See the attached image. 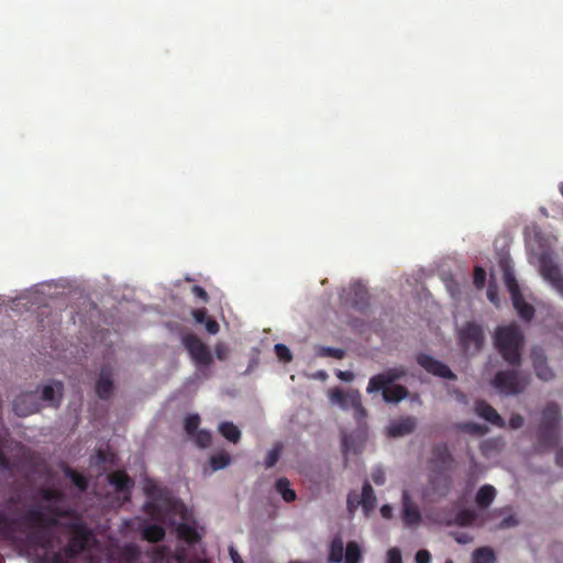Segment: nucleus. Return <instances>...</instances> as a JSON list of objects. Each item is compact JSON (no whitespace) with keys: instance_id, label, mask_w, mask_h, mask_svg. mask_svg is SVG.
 <instances>
[{"instance_id":"nucleus-1","label":"nucleus","mask_w":563,"mask_h":563,"mask_svg":"<svg viewBox=\"0 0 563 563\" xmlns=\"http://www.w3.org/2000/svg\"><path fill=\"white\" fill-rule=\"evenodd\" d=\"M15 523L31 530L26 536L30 545L46 549L49 544L47 529L55 527L57 520L55 517L47 516L41 507L27 509L19 520H11L0 511V537L10 538L15 530Z\"/></svg>"},{"instance_id":"nucleus-2","label":"nucleus","mask_w":563,"mask_h":563,"mask_svg":"<svg viewBox=\"0 0 563 563\" xmlns=\"http://www.w3.org/2000/svg\"><path fill=\"white\" fill-rule=\"evenodd\" d=\"M523 334L520 328L512 323L498 327L495 332V345L501 357L512 366L521 364V349L523 345Z\"/></svg>"},{"instance_id":"nucleus-3","label":"nucleus","mask_w":563,"mask_h":563,"mask_svg":"<svg viewBox=\"0 0 563 563\" xmlns=\"http://www.w3.org/2000/svg\"><path fill=\"white\" fill-rule=\"evenodd\" d=\"M561 419V410L558 404L549 402L543 408L537 430V450H550L559 443Z\"/></svg>"},{"instance_id":"nucleus-4","label":"nucleus","mask_w":563,"mask_h":563,"mask_svg":"<svg viewBox=\"0 0 563 563\" xmlns=\"http://www.w3.org/2000/svg\"><path fill=\"white\" fill-rule=\"evenodd\" d=\"M530 383L528 374L519 369H504L495 374L493 386L500 394L515 396L523 393Z\"/></svg>"},{"instance_id":"nucleus-5","label":"nucleus","mask_w":563,"mask_h":563,"mask_svg":"<svg viewBox=\"0 0 563 563\" xmlns=\"http://www.w3.org/2000/svg\"><path fill=\"white\" fill-rule=\"evenodd\" d=\"M181 343L189 353L197 369L206 377H209L210 373L207 369L212 364L213 357L207 344L192 333L183 335Z\"/></svg>"},{"instance_id":"nucleus-6","label":"nucleus","mask_w":563,"mask_h":563,"mask_svg":"<svg viewBox=\"0 0 563 563\" xmlns=\"http://www.w3.org/2000/svg\"><path fill=\"white\" fill-rule=\"evenodd\" d=\"M181 343L189 353L197 369L206 377H209L210 373L207 369L212 364L213 357L207 344L192 333L183 335Z\"/></svg>"},{"instance_id":"nucleus-7","label":"nucleus","mask_w":563,"mask_h":563,"mask_svg":"<svg viewBox=\"0 0 563 563\" xmlns=\"http://www.w3.org/2000/svg\"><path fill=\"white\" fill-rule=\"evenodd\" d=\"M485 334L481 324L468 321L457 331V342L465 354H475L484 345Z\"/></svg>"},{"instance_id":"nucleus-8","label":"nucleus","mask_w":563,"mask_h":563,"mask_svg":"<svg viewBox=\"0 0 563 563\" xmlns=\"http://www.w3.org/2000/svg\"><path fill=\"white\" fill-rule=\"evenodd\" d=\"M330 398L343 409H353L357 421H362L367 416L366 409L362 405L361 394L356 389L344 391L336 388L332 390Z\"/></svg>"},{"instance_id":"nucleus-9","label":"nucleus","mask_w":563,"mask_h":563,"mask_svg":"<svg viewBox=\"0 0 563 563\" xmlns=\"http://www.w3.org/2000/svg\"><path fill=\"white\" fill-rule=\"evenodd\" d=\"M406 375L407 369L404 366L388 368L385 372L374 375L369 378L366 391L368 394L380 391L385 385H393L395 382L400 380Z\"/></svg>"},{"instance_id":"nucleus-10","label":"nucleus","mask_w":563,"mask_h":563,"mask_svg":"<svg viewBox=\"0 0 563 563\" xmlns=\"http://www.w3.org/2000/svg\"><path fill=\"white\" fill-rule=\"evenodd\" d=\"M92 534L90 530L82 523L75 525L73 528V536L65 548V552L69 558H75L84 552L89 544Z\"/></svg>"},{"instance_id":"nucleus-11","label":"nucleus","mask_w":563,"mask_h":563,"mask_svg":"<svg viewBox=\"0 0 563 563\" xmlns=\"http://www.w3.org/2000/svg\"><path fill=\"white\" fill-rule=\"evenodd\" d=\"M417 363L423 367L428 373L446 379H455V374L448 365L441 361L435 360L429 354L420 353L417 356Z\"/></svg>"},{"instance_id":"nucleus-12","label":"nucleus","mask_w":563,"mask_h":563,"mask_svg":"<svg viewBox=\"0 0 563 563\" xmlns=\"http://www.w3.org/2000/svg\"><path fill=\"white\" fill-rule=\"evenodd\" d=\"M40 401L36 391H27L19 395L13 400V410L20 417H26L40 410Z\"/></svg>"},{"instance_id":"nucleus-13","label":"nucleus","mask_w":563,"mask_h":563,"mask_svg":"<svg viewBox=\"0 0 563 563\" xmlns=\"http://www.w3.org/2000/svg\"><path fill=\"white\" fill-rule=\"evenodd\" d=\"M531 361L538 378L549 382L554 378V372L547 363V356L541 347H533Z\"/></svg>"},{"instance_id":"nucleus-14","label":"nucleus","mask_w":563,"mask_h":563,"mask_svg":"<svg viewBox=\"0 0 563 563\" xmlns=\"http://www.w3.org/2000/svg\"><path fill=\"white\" fill-rule=\"evenodd\" d=\"M430 462L433 468L439 472L446 471L451 467L453 456L445 443H439L432 448Z\"/></svg>"},{"instance_id":"nucleus-15","label":"nucleus","mask_w":563,"mask_h":563,"mask_svg":"<svg viewBox=\"0 0 563 563\" xmlns=\"http://www.w3.org/2000/svg\"><path fill=\"white\" fill-rule=\"evenodd\" d=\"M369 295L365 286L360 283L352 284L347 291L346 301L358 311L368 307Z\"/></svg>"},{"instance_id":"nucleus-16","label":"nucleus","mask_w":563,"mask_h":563,"mask_svg":"<svg viewBox=\"0 0 563 563\" xmlns=\"http://www.w3.org/2000/svg\"><path fill=\"white\" fill-rule=\"evenodd\" d=\"M402 520L407 526L418 525L421 520V514L417 505L412 501L408 490L402 492Z\"/></svg>"},{"instance_id":"nucleus-17","label":"nucleus","mask_w":563,"mask_h":563,"mask_svg":"<svg viewBox=\"0 0 563 563\" xmlns=\"http://www.w3.org/2000/svg\"><path fill=\"white\" fill-rule=\"evenodd\" d=\"M476 415L492 424L504 428L506 422L496 409L485 400H477L474 408Z\"/></svg>"},{"instance_id":"nucleus-18","label":"nucleus","mask_w":563,"mask_h":563,"mask_svg":"<svg viewBox=\"0 0 563 563\" xmlns=\"http://www.w3.org/2000/svg\"><path fill=\"white\" fill-rule=\"evenodd\" d=\"M417 426V420L415 417H404L398 420L393 421L387 427V435L390 438L404 437L406 434H410Z\"/></svg>"},{"instance_id":"nucleus-19","label":"nucleus","mask_w":563,"mask_h":563,"mask_svg":"<svg viewBox=\"0 0 563 563\" xmlns=\"http://www.w3.org/2000/svg\"><path fill=\"white\" fill-rule=\"evenodd\" d=\"M113 391V380L111 374L106 368H102L100 376L96 383V394L100 399L108 400Z\"/></svg>"},{"instance_id":"nucleus-20","label":"nucleus","mask_w":563,"mask_h":563,"mask_svg":"<svg viewBox=\"0 0 563 563\" xmlns=\"http://www.w3.org/2000/svg\"><path fill=\"white\" fill-rule=\"evenodd\" d=\"M542 276L563 297V275L556 265H544L541 267Z\"/></svg>"},{"instance_id":"nucleus-21","label":"nucleus","mask_w":563,"mask_h":563,"mask_svg":"<svg viewBox=\"0 0 563 563\" xmlns=\"http://www.w3.org/2000/svg\"><path fill=\"white\" fill-rule=\"evenodd\" d=\"M63 384L54 382L52 385H45L42 389L38 400H43L51 406L57 407L60 402Z\"/></svg>"},{"instance_id":"nucleus-22","label":"nucleus","mask_w":563,"mask_h":563,"mask_svg":"<svg viewBox=\"0 0 563 563\" xmlns=\"http://www.w3.org/2000/svg\"><path fill=\"white\" fill-rule=\"evenodd\" d=\"M108 479L118 493H129L133 487L132 479L124 471L112 472Z\"/></svg>"},{"instance_id":"nucleus-23","label":"nucleus","mask_w":563,"mask_h":563,"mask_svg":"<svg viewBox=\"0 0 563 563\" xmlns=\"http://www.w3.org/2000/svg\"><path fill=\"white\" fill-rule=\"evenodd\" d=\"M380 390L384 401L388 404H397L408 396V389L402 385H385Z\"/></svg>"},{"instance_id":"nucleus-24","label":"nucleus","mask_w":563,"mask_h":563,"mask_svg":"<svg viewBox=\"0 0 563 563\" xmlns=\"http://www.w3.org/2000/svg\"><path fill=\"white\" fill-rule=\"evenodd\" d=\"M363 511L368 515L376 506V496L372 485L365 482L362 487V496L360 497Z\"/></svg>"},{"instance_id":"nucleus-25","label":"nucleus","mask_w":563,"mask_h":563,"mask_svg":"<svg viewBox=\"0 0 563 563\" xmlns=\"http://www.w3.org/2000/svg\"><path fill=\"white\" fill-rule=\"evenodd\" d=\"M495 497V487L486 484L478 489L475 496V503L479 508H487L494 501Z\"/></svg>"},{"instance_id":"nucleus-26","label":"nucleus","mask_w":563,"mask_h":563,"mask_svg":"<svg viewBox=\"0 0 563 563\" xmlns=\"http://www.w3.org/2000/svg\"><path fill=\"white\" fill-rule=\"evenodd\" d=\"M512 301V306L514 308L516 309V311L518 312L519 317L523 320V321H531L532 318L534 317V308L532 305L528 303L523 296H519V297H516L514 299H511Z\"/></svg>"},{"instance_id":"nucleus-27","label":"nucleus","mask_w":563,"mask_h":563,"mask_svg":"<svg viewBox=\"0 0 563 563\" xmlns=\"http://www.w3.org/2000/svg\"><path fill=\"white\" fill-rule=\"evenodd\" d=\"M192 317L195 319V321L197 323H203L205 327H206V330L210 333V334H216L218 333L219 331V324L216 320L209 318L207 316V309L205 308H200V309H195L192 310Z\"/></svg>"},{"instance_id":"nucleus-28","label":"nucleus","mask_w":563,"mask_h":563,"mask_svg":"<svg viewBox=\"0 0 563 563\" xmlns=\"http://www.w3.org/2000/svg\"><path fill=\"white\" fill-rule=\"evenodd\" d=\"M344 543L341 537H335L331 541L328 555L329 563H341L344 556Z\"/></svg>"},{"instance_id":"nucleus-29","label":"nucleus","mask_w":563,"mask_h":563,"mask_svg":"<svg viewBox=\"0 0 563 563\" xmlns=\"http://www.w3.org/2000/svg\"><path fill=\"white\" fill-rule=\"evenodd\" d=\"M142 536L146 541L156 543L165 538V529L156 523L147 525L144 527Z\"/></svg>"},{"instance_id":"nucleus-30","label":"nucleus","mask_w":563,"mask_h":563,"mask_svg":"<svg viewBox=\"0 0 563 563\" xmlns=\"http://www.w3.org/2000/svg\"><path fill=\"white\" fill-rule=\"evenodd\" d=\"M363 553L361 547L355 541H349L344 551V563H361Z\"/></svg>"},{"instance_id":"nucleus-31","label":"nucleus","mask_w":563,"mask_h":563,"mask_svg":"<svg viewBox=\"0 0 563 563\" xmlns=\"http://www.w3.org/2000/svg\"><path fill=\"white\" fill-rule=\"evenodd\" d=\"M177 532L179 538L189 544H195L201 539L196 528L188 523H180L177 528Z\"/></svg>"},{"instance_id":"nucleus-32","label":"nucleus","mask_w":563,"mask_h":563,"mask_svg":"<svg viewBox=\"0 0 563 563\" xmlns=\"http://www.w3.org/2000/svg\"><path fill=\"white\" fill-rule=\"evenodd\" d=\"M275 487L286 503L296 500L297 494L290 488V482L286 477L278 478Z\"/></svg>"},{"instance_id":"nucleus-33","label":"nucleus","mask_w":563,"mask_h":563,"mask_svg":"<svg viewBox=\"0 0 563 563\" xmlns=\"http://www.w3.org/2000/svg\"><path fill=\"white\" fill-rule=\"evenodd\" d=\"M219 432L223 438L232 443H238L241 439V432L239 428L232 422H221L219 426Z\"/></svg>"},{"instance_id":"nucleus-34","label":"nucleus","mask_w":563,"mask_h":563,"mask_svg":"<svg viewBox=\"0 0 563 563\" xmlns=\"http://www.w3.org/2000/svg\"><path fill=\"white\" fill-rule=\"evenodd\" d=\"M65 476L71 481V483L81 492L88 488V481L84 475L73 470L69 466H65L63 470Z\"/></svg>"},{"instance_id":"nucleus-35","label":"nucleus","mask_w":563,"mask_h":563,"mask_svg":"<svg viewBox=\"0 0 563 563\" xmlns=\"http://www.w3.org/2000/svg\"><path fill=\"white\" fill-rule=\"evenodd\" d=\"M477 515L474 510L463 509L459 511L453 520V525L460 527H470L474 523ZM448 525H452V522H448Z\"/></svg>"},{"instance_id":"nucleus-36","label":"nucleus","mask_w":563,"mask_h":563,"mask_svg":"<svg viewBox=\"0 0 563 563\" xmlns=\"http://www.w3.org/2000/svg\"><path fill=\"white\" fill-rule=\"evenodd\" d=\"M504 282L511 299L522 295L514 273L508 268L504 271Z\"/></svg>"},{"instance_id":"nucleus-37","label":"nucleus","mask_w":563,"mask_h":563,"mask_svg":"<svg viewBox=\"0 0 563 563\" xmlns=\"http://www.w3.org/2000/svg\"><path fill=\"white\" fill-rule=\"evenodd\" d=\"M495 561V553L488 547L478 548L473 552V563H494Z\"/></svg>"},{"instance_id":"nucleus-38","label":"nucleus","mask_w":563,"mask_h":563,"mask_svg":"<svg viewBox=\"0 0 563 563\" xmlns=\"http://www.w3.org/2000/svg\"><path fill=\"white\" fill-rule=\"evenodd\" d=\"M456 428L464 433L475 435H484L488 432V428L486 426L476 422H461L456 424Z\"/></svg>"},{"instance_id":"nucleus-39","label":"nucleus","mask_w":563,"mask_h":563,"mask_svg":"<svg viewBox=\"0 0 563 563\" xmlns=\"http://www.w3.org/2000/svg\"><path fill=\"white\" fill-rule=\"evenodd\" d=\"M503 441L498 438H492L483 441L479 445L481 452L485 456H489L493 452L501 450Z\"/></svg>"},{"instance_id":"nucleus-40","label":"nucleus","mask_w":563,"mask_h":563,"mask_svg":"<svg viewBox=\"0 0 563 563\" xmlns=\"http://www.w3.org/2000/svg\"><path fill=\"white\" fill-rule=\"evenodd\" d=\"M231 462V456L227 452L213 454L210 457V466L212 471H219L227 467Z\"/></svg>"},{"instance_id":"nucleus-41","label":"nucleus","mask_w":563,"mask_h":563,"mask_svg":"<svg viewBox=\"0 0 563 563\" xmlns=\"http://www.w3.org/2000/svg\"><path fill=\"white\" fill-rule=\"evenodd\" d=\"M200 423V417L198 415H190L185 419V431L188 435L194 437V434L199 431L198 427Z\"/></svg>"},{"instance_id":"nucleus-42","label":"nucleus","mask_w":563,"mask_h":563,"mask_svg":"<svg viewBox=\"0 0 563 563\" xmlns=\"http://www.w3.org/2000/svg\"><path fill=\"white\" fill-rule=\"evenodd\" d=\"M194 437L196 444L201 449L208 448L211 444L212 435L207 430H199Z\"/></svg>"},{"instance_id":"nucleus-43","label":"nucleus","mask_w":563,"mask_h":563,"mask_svg":"<svg viewBox=\"0 0 563 563\" xmlns=\"http://www.w3.org/2000/svg\"><path fill=\"white\" fill-rule=\"evenodd\" d=\"M282 453V445L276 444L266 455L265 457V466L267 468H271L275 466V464L278 462Z\"/></svg>"},{"instance_id":"nucleus-44","label":"nucleus","mask_w":563,"mask_h":563,"mask_svg":"<svg viewBox=\"0 0 563 563\" xmlns=\"http://www.w3.org/2000/svg\"><path fill=\"white\" fill-rule=\"evenodd\" d=\"M274 349H275V353H276L277 357L280 361H283V362L291 361V358H292L291 352L285 344L277 343Z\"/></svg>"},{"instance_id":"nucleus-45","label":"nucleus","mask_w":563,"mask_h":563,"mask_svg":"<svg viewBox=\"0 0 563 563\" xmlns=\"http://www.w3.org/2000/svg\"><path fill=\"white\" fill-rule=\"evenodd\" d=\"M485 282H486L485 269L483 267L476 266L474 269V279H473L474 286L477 289H482L485 286Z\"/></svg>"},{"instance_id":"nucleus-46","label":"nucleus","mask_w":563,"mask_h":563,"mask_svg":"<svg viewBox=\"0 0 563 563\" xmlns=\"http://www.w3.org/2000/svg\"><path fill=\"white\" fill-rule=\"evenodd\" d=\"M42 498L45 501H59L62 499V494L57 489L45 488L42 490Z\"/></svg>"},{"instance_id":"nucleus-47","label":"nucleus","mask_w":563,"mask_h":563,"mask_svg":"<svg viewBox=\"0 0 563 563\" xmlns=\"http://www.w3.org/2000/svg\"><path fill=\"white\" fill-rule=\"evenodd\" d=\"M230 349L224 343H217L214 346V354L219 361H225L229 356Z\"/></svg>"},{"instance_id":"nucleus-48","label":"nucleus","mask_w":563,"mask_h":563,"mask_svg":"<svg viewBox=\"0 0 563 563\" xmlns=\"http://www.w3.org/2000/svg\"><path fill=\"white\" fill-rule=\"evenodd\" d=\"M321 355L341 360L344 357L345 352L341 349L323 347Z\"/></svg>"},{"instance_id":"nucleus-49","label":"nucleus","mask_w":563,"mask_h":563,"mask_svg":"<svg viewBox=\"0 0 563 563\" xmlns=\"http://www.w3.org/2000/svg\"><path fill=\"white\" fill-rule=\"evenodd\" d=\"M451 537L460 544H467L473 541V537L466 532H451Z\"/></svg>"},{"instance_id":"nucleus-50","label":"nucleus","mask_w":563,"mask_h":563,"mask_svg":"<svg viewBox=\"0 0 563 563\" xmlns=\"http://www.w3.org/2000/svg\"><path fill=\"white\" fill-rule=\"evenodd\" d=\"M387 563H402L401 553L399 549L391 548L387 552Z\"/></svg>"},{"instance_id":"nucleus-51","label":"nucleus","mask_w":563,"mask_h":563,"mask_svg":"<svg viewBox=\"0 0 563 563\" xmlns=\"http://www.w3.org/2000/svg\"><path fill=\"white\" fill-rule=\"evenodd\" d=\"M523 422H525V420H523V417H522L521 415H519V413H514V415H511V417L509 418V422H508V424H509V428H511V429H515V430H516V429L521 428V427L523 426Z\"/></svg>"},{"instance_id":"nucleus-52","label":"nucleus","mask_w":563,"mask_h":563,"mask_svg":"<svg viewBox=\"0 0 563 563\" xmlns=\"http://www.w3.org/2000/svg\"><path fill=\"white\" fill-rule=\"evenodd\" d=\"M360 505L362 506L360 497L356 494H350L347 496V509L350 512H354Z\"/></svg>"},{"instance_id":"nucleus-53","label":"nucleus","mask_w":563,"mask_h":563,"mask_svg":"<svg viewBox=\"0 0 563 563\" xmlns=\"http://www.w3.org/2000/svg\"><path fill=\"white\" fill-rule=\"evenodd\" d=\"M416 563H430L431 554L428 550H419L415 556Z\"/></svg>"},{"instance_id":"nucleus-54","label":"nucleus","mask_w":563,"mask_h":563,"mask_svg":"<svg viewBox=\"0 0 563 563\" xmlns=\"http://www.w3.org/2000/svg\"><path fill=\"white\" fill-rule=\"evenodd\" d=\"M371 477L376 485H383L385 483V473L382 468H375Z\"/></svg>"},{"instance_id":"nucleus-55","label":"nucleus","mask_w":563,"mask_h":563,"mask_svg":"<svg viewBox=\"0 0 563 563\" xmlns=\"http://www.w3.org/2000/svg\"><path fill=\"white\" fill-rule=\"evenodd\" d=\"M518 525V520L515 516L510 515L506 518H504L500 523H499V528L500 529H507V528H511V527H515Z\"/></svg>"},{"instance_id":"nucleus-56","label":"nucleus","mask_w":563,"mask_h":563,"mask_svg":"<svg viewBox=\"0 0 563 563\" xmlns=\"http://www.w3.org/2000/svg\"><path fill=\"white\" fill-rule=\"evenodd\" d=\"M191 291L196 297L200 298L202 301L207 302L209 300L208 292L201 286L195 285Z\"/></svg>"},{"instance_id":"nucleus-57","label":"nucleus","mask_w":563,"mask_h":563,"mask_svg":"<svg viewBox=\"0 0 563 563\" xmlns=\"http://www.w3.org/2000/svg\"><path fill=\"white\" fill-rule=\"evenodd\" d=\"M487 298L489 299L490 302H493L495 305L498 303L497 289L495 287H493L492 285L488 286Z\"/></svg>"},{"instance_id":"nucleus-58","label":"nucleus","mask_w":563,"mask_h":563,"mask_svg":"<svg viewBox=\"0 0 563 563\" xmlns=\"http://www.w3.org/2000/svg\"><path fill=\"white\" fill-rule=\"evenodd\" d=\"M124 554L128 556L129 560L135 561L137 558V550L134 547H126L124 549Z\"/></svg>"},{"instance_id":"nucleus-59","label":"nucleus","mask_w":563,"mask_h":563,"mask_svg":"<svg viewBox=\"0 0 563 563\" xmlns=\"http://www.w3.org/2000/svg\"><path fill=\"white\" fill-rule=\"evenodd\" d=\"M229 553L233 563H244L242 558L233 547H230Z\"/></svg>"},{"instance_id":"nucleus-60","label":"nucleus","mask_w":563,"mask_h":563,"mask_svg":"<svg viewBox=\"0 0 563 563\" xmlns=\"http://www.w3.org/2000/svg\"><path fill=\"white\" fill-rule=\"evenodd\" d=\"M380 514L385 519H390L393 517V507L390 505H384L380 508Z\"/></svg>"},{"instance_id":"nucleus-61","label":"nucleus","mask_w":563,"mask_h":563,"mask_svg":"<svg viewBox=\"0 0 563 563\" xmlns=\"http://www.w3.org/2000/svg\"><path fill=\"white\" fill-rule=\"evenodd\" d=\"M336 376L344 382H351L354 377L353 373L349 371H340Z\"/></svg>"},{"instance_id":"nucleus-62","label":"nucleus","mask_w":563,"mask_h":563,"mask_svg":"<svg viewBox=\"0 0 563 563\" xmlns=\"http://www.w3.org/2000/svg\"><path fill=\"white\" fill-rule=\"evenodd\" d=\"M342 448L344 452H349L351 449V435L344 434L342 438Z\"/></svg>"},{"instance_id":"nucleus-63","label":"nucleus","mask_w":563,"mask_h":563,"mask_svg":"<svg viewBox=\"0 0 563 563\" xmlns=\"http://www.w3.org/2000/svg\"><path fill=\"white\" fill-rule=\"evenodd\" d=\"M555 463L563 466V448L559 449L555 453Z\"/></svg>"},{"instance_id":"nucleus-64","label":"nucleus","mask_w":563,"mask_h":563,"mask_svg":"<svg viewBox=\"0 0 563 563\" xmlns=\"http://www.w3.org/2000/svg\"><path fill=\"white\" fill-rule=\"evenodd\" d=\"M0 466L1 467H9V461L8 459L5 457L4 453L2 452V450L0 449Z\"/></svg>"}]
</instances>
